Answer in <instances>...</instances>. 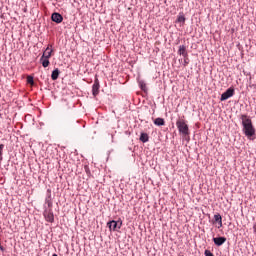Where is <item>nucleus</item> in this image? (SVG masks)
Wrapping results in <instances>:
<instances>
[{
    "label": "nucleus",
    "mask_w": 256,
    "mask_h": 256,
    "mask_svg": "<svg viewBox=\"0 0 256 256\" xmlns=\"http://www.w3.org/2000/svg\"><path fill=\"white\" fill-rule=\"evenodd\" d=\"M178 23H185V15L180 14L177 18Z\"/></svg>",
    "instance_id": "16"
},
{
    "label": "nucleus",
    "mask_w": 256,
    "mask_h": 256,
    "mask_svg": "<svg viewBox=\"0 0 256 256\" xmlns=\"http://www.w3.org/2000/svg\"><path fill=\"white\" fill-rule=\"evenodd\" d=\"M40 61H41L43 67H47L48 65L51 64V62H49V58H46L43 56L41 57Z\"/></svg>",
    "instance_id": "15"
},
{
    "label": "nucleus",
    "mask_w": 256,
    "mask_h": 256,
    "mask_svg": "<svg viewBox=\"0 0 256 256\" xmlns=\"http://www.w3.org/2000/svg\"><path fill=\"white\" fill-rule=\"evenodd\" d=\"M178 53L183 57H187V47L185 45L179 46Z\"/></svg>",
    "instance_id": "9"
},
{
    "label": "nucleus",
    "mask_w": 256,
    "mask_h": 256,
    "mask_svg": "<svg viewBox=\"0 0 256 256\" xmlns=\"http://www.w3.org/2000/svg\"><path fill=\"white\" fill-rule=\"evenodd\" d=\"M121 225H123L121 222H117L115 220H112L108 223L110 231H117V229H121Z\"/></svg>",
    "instance_id": "5"
},
{
    "label": "nucleus",
    "mask_w": 256,
    "mask_h": 256,
    "mask_svg": "<svg viewBox=\"0 0 256 256\" xmlns=\"http://www.w3.org/2000/svg\"><path fill=\"white\" fill-rule=\"evenodd\" d=\"M225 241H227V238L225 237H216L213 238V242L215 243V245H217L218 247H221V245H223L225 243Z\"/></svg>",
    "instance_id": "8"
},
{
    "label": "nucleus",
    "mask_w": 256,
    "mask_h": 256,
    "mask_svg": "<svg viewBox=\"0 0 256 256\" xmlns=\"http://www.w3.org/2000/svg\"><path fill=\"white\" fill-rule=\"evenodd\" d=\"M214 220L216 223H219V227H223V218L221 217V214L214 215Z\"/></svg>",
    "instance_id": "12"
},
{
    "label": "nucleus",
    "mask_w": 256,
    "mask_h": 256,
    "mask_svg": "<svg viewBox=\"0 0 256 256\" xmlns=\"http://www.w3.org/2000/svg\"><path fill=\"white\" fill-rule=\"evenodd\" d=\"M52 256H57V254H53Z\"/></svg>",
    "instance_id": "21"
},
{
    "label": "nucleus",
    "mask_w": 256,
    "mask_h": 256,
    "mask_svg": "<svg viewBox=\"0 0 256 256\" xmlns=\"http://www.w3.org/2000/svg\"><path fill=\"white\" fill-rule=\"evenodd\" d=\"M204 255H205V256H214V255L211 253V251H209V250H205Z\"/></svg>",
    "instance_id": "18"
},
{
    "label": "nucleus",
    "mask_w": 256,
    "mask_h": 256,
    "mask_svg": "<svg viewBox=\"0 0 256 256\" xmlns=\"http://www.w3.org/2000/svg\"><path fill=\"white\" fill-rule=\"evenodd\" d=\"M51 19L54 23H63V16L57 12L52 14Z\"/></svg>",
    "instance_id": "6"
},
{
    "label": "nucleus",
    "mask_w": 256,
    "mask_h": 256,
    "mask_svg": "<svg viewBox=\"0 0 256 256\" xmlns=\"http://www.w3.org/2000/svg\"><path fill=\"white\" fill-rule=\"evenodd\" d=\"M240 119L242 121V131L244 135L248 137V139H251V137H253L256 132L255 126H253V121L251 120V118H249V116L245 114L241 115Z\"/></svg>",
    "instance_id": "1"
},
{
    "label": "nucleus",
    "mask_w": 256,
    "mask_h": 256,
    "mask_svg": "<svg viewBox=\"0 0 256 256\" xmlns=\"http://www.w3.org/2000/svg\"><path fill=\"white\" fill-rule=\"evenodd\" d=\"M48 207H50V209H51V207H53V202L48 201Z\"/></svg>",
    "instance_id": "20"
},
{
    "label": "nucleus",
    "mask_w": 256,
    "mask_h": 256,
    "mask_svg": "<svg viewBox=\"0 0 256 256\" xmlns=\"http://www.w3.org/2000/svg\"><path fill=\"white\" fill-rule=\"evenodd\" d=\"M140 141L142 142V143H147L148 141H149V134H147V133H141V135H140Z\"/></svg>",
    "instance_id": "13"
},
{
    "label": "nucleus",
    "mask_w": 256,
    "mask_h": 256,
    "mask_svg": "<svg viewBox=\"0 0 256 256\" xmlns=\"http://www.w3.org/2000/svg\"><path fill=\"white\" fill-rule=\"evenodd\" d=\"M140 87H141V89L143 90V91H145V83H140Z\"/></svg>",
    "instance_id": "19"
},
{
    "label": "nucleus",
    "mask_w": 256,
    "mask_h": 256,
    "mask_svg": "<svg viewBox=\"0 0 256 256\" xmlns=\"http://www.w3.org/2000/svg\"><path fill=\"white\" fill-rule=\"evenodd\" d=\"M59 73H61V72L59 71L58 68H56L54 71H52V74H51L52 81H57V79H59Z\"/></svg>",
    "instance_id": "10"
},
{
    "label": "nucleus",
    "mask_w": 256,
    "mask_h": 256,
    "mask_svg": "<svg viewBox=\"0 0 256 256\" xmlns=\"http://www.w3.org/2000/svg\"><path fill=\"white\" fill-rule=\"evenodd\" d=\"M233 95H235V89H233V88H228V89L221 95L220 101H227V99H229L230 97H233Z\"/></svg>",
    "instance_id": "3"
},
{
    "label": "nucleus",
    "mask_w": 256,
    "mask_h": 256,
    "mask_svg": "<svg viewBox=\"0 0 256 256\" xmlns=\"http://www.w3.org/2000/svg\"><path fill=\"white\" fill-rule=\"evenodd\" d=\"M53 53V50L49 49V46L44 51L42 57H46L47 59H51V54Z\"/></svg>",
    "instance_id": "14"
},
{
    "label": "nucleus",
    "mask_w": 256,
    "mask_h": 256,
    "mask_svg": "<svg viewBox=\"0 0 256 256\" xmlns=\"http://www.w3.org/2000/svg\"><path fill=\"white\" fill-rule=\"evenodd\" d=\"M27 83H29V85H34V81H33V76H28L27 77Z\"/></svg>",
    "instance_id": "17"
},
{
    "label": "nucleus",
    "mask_w": 256,
    "mask_h": 256,
    "mask_svg": "<svg viewBox=\"0 0 256 256\" xmlns=\"http://www.w3.org/2000/svg\"><path fill=\"white\" fill-rule=\"evenodd\" d=\"M99 80H95L93 86H92V95L94 97H97L99 95Z\"/></svg>",
    "instance_id": "7"
},
{
    "label": "nucleus",
    "mask_w": 256,
    "mask_h": 256,
    "mask_svg": "<svg viewBox=\"0 0 256 256\" xmlns=\"http://www.w3.org/2000/svg\"><path fill=\"white\" fill-rule=\"evenodd\" d=\"M44 219L48 223H53V221H55V215H53V210L51 208L44 211Z\"/></svg>",
    "instance_id": "4"
},
{
    "label": "nucleus",
    "mask_w": 256,
    "mask_h": 256,
    "mask_svg": "<svg viewBox=\"0 0 256 256\" xmlns=\"http://www.w3.org/2000/svg\"><path fill=\"white\" fill-rule=\"evenodd\" d=\"M154 125H156L157 127H162L163 125H165V119H163V118H156L154 120Z\"/></svg>",
    "instance_id": "11"
},
{
    "label": "nucleus",
    "mask_w": 256,
    "mask_h": 256,
    "mask_svg": "<svg viewBox=\"0 0 256 256\" xmlns=\"http://www.w3.org/2000/svg\"><path fill=\"white\" fill-rule=\"evenodd\" d=\"M176 127L181 135L187 137L189 135V125L185 122L184 119H179L176 121Z\"/></svg>",
    "instance_id": "2"
}]
</instances>
